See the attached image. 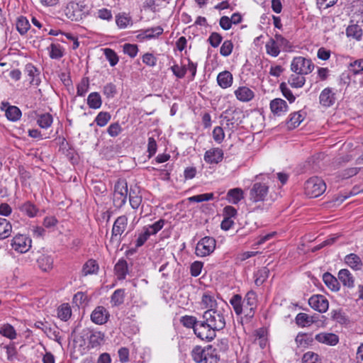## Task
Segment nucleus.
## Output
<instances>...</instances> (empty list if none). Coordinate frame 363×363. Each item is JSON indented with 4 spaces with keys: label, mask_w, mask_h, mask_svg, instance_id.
I'll list each match as a JSON object with an SVG mask.
<instances>
[{
    "label": "nucleus",
    "mask_w": 363,
    "mask_h": 363,
    "mask_svg": "<svg viewBox=\"0 0 363 363\" xmlns=\"http://www.w3.org/2000/svg\"><path fill=\"white\" fill-rule=\"evenodd\" d=\"M224 306L219 308L206 310L202 315V330L203 340L210 342L216 337V332L223 330L226 325V317L228 316L229 307L225 303Z\"/></svg>",
    "instance_id": "1"
},
{
    "label": "nucleus",
    "mask_w": 363,
    "mask_h": 363,
    "mask_svg": "<svg viewBox=\"0 0 363 363\" xmlns=\"http://www.w3.org/2000/svg\"><path fill=\"white\" fill-rule=\"evenodd\" d=\"M191 357L196 363H218V357L212 347L196 346L191 351Z\"/></svg>",
    "instance_id": "2"
},
{
    "label": "nucleus",
    "mask_w": 363,
    "mask_h": 363,
    "mask_svg": "<svg viewBox=\"0 0 363 363\" xmlns=\"http://www.w3.org/2000/svg\"><path fill=\"white\" fill-rule=\"evenodd\" d=\"M128 193L127 182L119 179L114 185L113 203L116 208H122L126 203Z\"/></svg>",
    "instance_id": "3"
},
{
    "label": "nucleus",
    "mask_w": 363,
    "mask_h": 363,
    "mask_svg": "<svg viewBox=\"0 0 363 363\" xmlns=\"http://www.w3.org/2000/svg\"><path fill=\"white\" fill-rule=\"evenodd\" d=\"M326 189L325 182L320 177H313L308 179L304 186L305 194L311 198L322 195Z\"/></svg>",
    "instance_id": "4"
},
{
    "label": "nucleus",
    "mask_w": 363,
    "mask_h": 363,
    "mask_svg": "<svg viewBox=\"0 0 363 363\" xmlns=\"http://www.w3.org/2000/svg\"><path fill=\"white\" fill-rule=\"evenodd\" d=\"M315 65L312 60L302 56H298L293 58L290 68L294 73L306 75L313 72Z\"/></svg>",
    "instance_id": "5"
},
{
    "label": "nucleus",
    "mask_w": 363,
    "mask_h": 363,
    "mask_svg": "<svg viewBox=\"0 0 363 363\" xmlns=\"http://www.w3.org/2000/svg\"><path fill=\"white\" fill-rule=\"evenodd\" d=\"M242 314L244 315L247 320H249L254 316L257 308V298L256 293L253 291H248L244 299H242Z\"/></svg>",
    "instance_id": "6"
},
{
    "label": "nucleus",
    "mask_w": 363,
    "mask_h": 363,
    "mask_svg": "<svg viewBox=\"0 0 363 363\" xmlns=\"http://www.w3.org/2000/svg\"><path fill=\"white\" fill-rule=\"evenodd\" d=\"M216 241L212 237H204L199 241L196 247V255L206 257L211 255L216 248Z\"/></svg>",
    "instance_id": "7"
},
{
    "label": "nucleus",
    "mask_w": 363,
    "mask_h": 363,
    "mask_svg": "<svg viewBox=\"0 0 363 363\" xmlns=\"http://www.w3.org/2000/svg\"><path fill=\"white\" fill-rule=\"evenodd\" d=\"M269 186L261 182H256L253 184L250 191V200L253 203L264 201L268 195Z\"/></svg>",
    "instance_id": "8"
},
{
    "label": "nucleus",
    "mask_w": 363,
    "mask_h": 363,
    "mask_svg": "<svg viewBox=\"0 0 363 363\" xmlns=\"http://www.w3.org/2000/svg\"><path fill=\"white\" fill-rule=\"evenodd\" d=\"M127 225L128 218L126 216L123 215L118 217L112 228L111 241H116L117 243H119L121 242V236L125 230Z\"/></svg>",
    "instance_id": "9"
},
{
    "label": "nucleus",
    "mask_w": 363,
    "mask_h": 363,
    "mask_svg": "<svg viewBox=\"0 0 363 363\" xmlns=\"http://www.w3.org/2000/svg\"><path fill=\"white\" fill-rule=\"evenodd\" d=\"M32 240L26 235H16L12 240V248L20 253L27 252L31 247Z\"/></svg>",
    "instance_id": "10"
},
{
    "label": "nucleus",
    "mask_w": 363,
    "mask_h": 363,
    "mask_svg": "<svg viewBox=\"0 0 363 363\" xmlns=\"http://www.w3.org/2000/svg\"><path fill=\"white\" fill-rule=\"evenodd\" d=\"M180 323L186 328H192L196 336L203 340V332L199 328L200 326L202 328L201 320H198L195 316L186 315L180 318Z\"/></svg>",
    "instance_id": "11"
},
{
    "label": "nucleus",
    "mask_w": 363,
    "mask_h": 363,
    "mask_svg": "<svg viewBox=\"0 0 363 363\" xmlns=\"http://www.w3.org/2000/svg\"><path fill=\"white\" fill-rule=\"evenodd\" d=\"M84 6L82 4L70 1L65 9V13L67 18L77 21L82 19Z\"/></svg>",
    "instance_id": "12"
},
{
    "label": "nucleus",
    "mask_w": 363,
    "mask_h": 363,
    "mask_svg": "<svg viewBox=\"0 0 363 363\" xmlns=\"http://www.w3.org/2000/svg\"><path fill=\"white\" fill-rule=\"evenodd\" d=\"M309 306L319 313H325L329 307V302L326 297L321 294L313 295L308 299Z\"/></svg>",
    "instance_id": "13"
},
{
    "label": "nucleus",
    "mask_w": 363,
    "mask_h": 363,
    "mask_svg": "<svg viewBox=\"0 0 363 363\" xmlns=\"http://www.w3.org/2000/svg\"><path fill=\"white\" fill-rule=\"evenodd\" d=\"M109 313L104 306H97L91 314V320L98 325L106 323L109 318Z\"/></svg>",
    "instance_id": "14"
},
{
    "label": "nucleus",
    "mask_w": 363,
    "mask_h": 363,
    "mask_svg": "<svg viewBox=\"0 0 363 363\" xmlns=\"http://www.w3.org/2000/svg\"><path fill=\"white\" fill-rule=\"evenodd\" d=\"M336 101L335 94L333 89L330 87L325 88L320 94L319 102L324 107L332 106Z\"/></svg>",
    "instance_id": "15"
},
{
    "label": "nucleus",
    "mask_w": 363,
    "mask_h": 363,
    "mask_svg": "<svg viewBox=\"0 0 363 363\" xmlns=\"http://www.w3.org/2000/svg\"><path fill=\"white\" fill-rule=\"evenodd\" d=\"M223 152L218 147L211 148L204 154V160L208 164H218L223 160Z\"/></svg>",
    "instance_id": "16"
},
{
    "label": "nucleus",
    "mask_w": 363,
    "mask_h": 363,
    "mask_svg": "<svg viewBox=\"0 0 363 363\" xmlns=\"http://www.w3.org/2000/svg\"><path fill=\"white\" fill-rule=\"evenodd\" d=\"M234 94L236 99L241 102H249L255 97V92L245 86H239Z\"/></svg>",
    "instance_id": "17"
},
{
    "label": "nucleus",
    "mask_w": 363,
    "mask_h": 363,
    "mask_svg": "<svg viewBox=\"0 0 363 363\" xmlns=\"http://www.w3.org/2000/svg\"><path fill=\"white\" fill-rule=\"evenodd\" d=\"M315 339L323 344L334 346L339 342L337 335L330 333H320L315 336Z\"/></svg>",
    "instance_id": "18"
},
{
    "label": "nucleus",
    "mask_w": 363,
    "mask_h": 363,
    "mask_svg": "<svg viewBox=\"0 0 363 363\" xmlns=\"http://www.w3.org/2000/svg\"><path fill=\"white\" fill-rule=\"evenodd\" d=\"M337 277L344 286L350 289L354 286V277L347 269H340L338 272Z\"/></svg>",
    "instance_id": "19"
},
{
    "label": "nucleus",
    "mask_w": 363,
    "mask_h": 363,
    "mask_svg": "<svg viewBox=\"0 0 363 363\" xmlns=\"http://www.w3.org/2000/svg\"><path fill=\"white\" fill-rule=\"evenodd\" d=\"M233 82V74L227 70L220 72L217 76V83L222 89H227L232 86Z\"/></svg>",
    "instance_id": "20"
},
{
    "label": "nucleus",
    "mask_w": 363,
    "mask_h": 363,
    "mask_svg": "<svg viewBox=\"0 0 363 363\" xmlns=\"http://www.w3.org/2000/svg\"><path fill=\"white\" fill-rule=\"evenodd\" d=\"M270 109L273 113L280 116L287 111L288 105L284 100L277 98L271 101Z\"/></svg>",
    "instance_id": "21"
},
{
    "label": "nucleus",
    "mask_w": 363,
    "mask_h": 363,
    "mask_svg": "<svg viewBox=\"0 0 363 363\" xmlns=\"http://www.w3.org/2000/svg\"><path fill=\"white\" fill-rule=\"evenodd\" d=\"M163 33V28L160 26H157L143 30L140 34L137 35L140 40H150L158 37Z\"/></svg>",
    "instance_id": "22"
},
{
    "label": "nucleus",
    "mask_w": 363,
    "mask_h": 363,
    "mask_svg": "<svg viewBox=\"0 0 363 363\" xmlns=\"http://www.w3.org/2000/svg\"><path fill=\"white\" fill-rule=\"evenodd\" d=\"M201 305L203 308H206L207 310L220 308V306H218L214 296L210 292L203 293L201 298Z\"/></svg>",
    "instance_id": "23"
},
{
    "label": "nucleus",
    "mask_w": 363,
    "mask_h": 363,
    "mask_svg": "<svg viewBox=\"0 0 363 363\" xmlns=\"http://www.w3.org/2000/svg\"><path fill=\"white\" fill-rule=\"evenodd\" d=\"M345 262L354 271L360 270L362 267L361 258L354 253H350L345 257Z\"/></svg>",
    "instance_id": "24"
},
{
    "label": "nucleus",
    "mask_w": 363,
    "mask_h": 363,
    "mask_svg": "<svg viewBox=\"0 0 363 363\" xmlns=\"http://www.w3.org/2000/svg\"><path fill=\"white\" fill-rule=\"evenodd\" d=\"M84 335L88 336L89 345L92 347H96L101 344L104 340V334L101 332H92L89 329L83 330Z\"/></svg>",
    "instance_id": "25"
},
{
    "label": "nucleus",
    "mask_w": 363,
    "mask_h": 363,
    "mask_svg": "<svg viewBox=\"0 0 363 363\" xmlns=\"http://www.w3.org/2000/svg\"><path fill=\"white\" fill-rule=\"evenodd\" d=\"M25 71L30 78V84L38 86L40 83V79L39 78L40 72L38 69L33 65L29 63L26 65Z\"/></svg>",
    "instance_id": "26"
},
{
    "label": "nucleus",
    "mask_w": 363,
    "mask_h": 363,
    "mask_svg": "<svg viewBox=\"0 0 363 363\" xmlns=\"http://www.w3.org/2000/svg\"><path fill=\"white\" fill-rule=\"evenodd\" d=\"M19 209L22 213L28 216L29 218H34L37 216L39 212L38 208L30 201L22 203L19 206Z\"/></svg>",
    "instance_id": "27"
},
{
    "label": "nucleus",
    "mask_w": 363,
    "mask_h": 363,
    "mask_svg": "<svg viewBox=\"0 0 363 363\" xmlns=\"http://www.w3.org/2000/svg\"><path fill=\"white\" fill-rule=\"evenodd\" d=\"M243 198V191L240 188L230 189L226 195V199L233 204L238 203Z\"/></svg>",
    "instance_id": "28"
},
{
    "label": "nucleus",
    "mask_w": 363,
    "mask_h": 363,
    "mask_svg": "<svg viewBox=\"0 0 363 363\" xmlns=\"http://www.w3.org/2000/svg\"><path fill=\"white\" fill-rule=\"evenodd\" d=\"M37 263L40 269L44 272H48L52 268L53 259L51 256L42 255L38 258Z\"/></svg>",
    "instance_id": "29"
},
{
    "label": "nucleus",
    "mask_w": 363,
    "mask_h": 363,
    "mask_svg": "<svg viewBox=\"0 0 363 363\" xmlns=\"http://www.w3.org/2000/svg\"><path fill=\"white\" fill-rule=\"evenodd\" d=\"M323 279L325 285L332 291H337L340 289V284L337 279L329 272H326L323 276Z\"/></svg>",
    "instance_id": "30"
},
{
    "label": "nucleus",
    "mask_w": 363,
    "mask_h": 363,
    "mask_svg": "<svg viewBox=\"0 0 363 363\" xmlns=\"http://www.w3.org/2000/svg\"><path fill=\"white\" fill-rule=\"evenodd\" d=\"M99 264L94 259H89L82 267V274L83 276L96 274L99 271Z\"/></svg>",
    "instance_id": "31"
},
{
    "label": "nucleus",
    "mask_w": 363,
    "mask_h": 363,
    "mask_svg": "<svg viewBox=\"0 0 363 363\" xmlns=\"http://www.w3.org/2000/svg\"><path fill=\"white\" fill-rule=\"evenodd\" d=\"M87 105L90 108L98 109L102 105L101 95L98 92H91L87 97Z\"/></svg>",
    "instance_id": "32"
},
{
    "label": "nucleus",
    "mask_w": 363,
    "mask_h": 363,
    "mask_svg": "<svg viewBox=\"0 0 363 363\" xmlns=\"http://www.w3.org/2000/svg\"><path fill=\"white\" fill-rule=\"evenodd\" d=\"M288 83L293 88H301L305 84L306 78L303 74L294 73L289 77Z\"/></svg>",
    "instance_id": "33"
},
{
    "label": "nucleus",
    "mask_w": 363,
    "mask_h": 363,
    "mask_svg": "<svg viewBox=\"0 0 363 363\" xmlns=\"http://www.w3.org/2000/svg\"><path fill=\"white\" fill-rule=\"evenodd\" d=\"M125 289H118L116 290L111 296V304L113 307H117L124 302Z\"/></svg>",
    "instance_id": "34"
},
{
    "label": "nucleus",
    "mask_w": 363,
    "mask_h": 363,
    "mask_svg": "<svg viewBox=\"0 0 363 363\" xmlns=\"http://www.w3.org/2000/svg\"><path fill=\"white\" fill-rule=\"evenodd\" d=\"M115 272L119 279H124L128 274V264L127 262L121 259L115 265Z\"/></svg>",
    "instance_id": "35"
},
{
    "label": "nucleus",
    "mask_w": 363,
    "mask_h": 363,
    "mask_svg": "<svg viewBox=\"0 0 363 363\" xmlns=\"http://www.w3.org/2000/svg\"><path fill=\"white\" fill-rule=\"evenodd\" d=\"M12 230L11 224L6 218H0V240L10 236Z\"/></svg>",
    "instance_id": "36"
},
{
    "label": "nucleus",
    "mask_w": 363,
    "mask_h": 363,
    "mask_svg": "<svg viewBox=\"0 0 363 363\" xmlns=\"http://www.w3.org/2000/svg\"><path fill=\"white\" fill-rule=\"evenodd\" d=\"M295 341L298 347L305 348L312 344L313 342V338L311 335L298 333L295 339Z\"/></svg>",
    "instance_id": "37"
},
{
    "label": "nucleus",
    "mask_w": 363,
    "mask_h": 363,
    "mask_svg": "<svg viewBox=\"0 0 363 363\" xmlns=\"http://www.w3.org/2000/svg\"><path fill=\"white\" fill-rule=\"evenodd\" d=\"M230 303L233 308V310L236 315H239L242 314V306L243 305L242 298L240 294H235L230 299Z\"/></svg>",
    "instance_id": "38"
},
{
    "label": "nucleus",
    "mask_w": 363,
    "mask_h": 363,
    "mask_svg": "<svg viewBox=\"0 0 363 363\" xmlns=\"http://www.w3.org/2000/svg\"><path fill=\"white\" fill-rule=\"evenodd\" d=\"M129 202L130 205L133 209H138L142 203V196L140 195L139 191L130 189L129 192Z\"/></svg>",
    "instance_id": "39"
},
{
    "label": "nucleus",
    "mask_w": 363,
    "mask_h": 363,
    "mask_svg": "<svg viewBox=\"0 0 363 363\" xmlns=\"http://www.w3.org/2000/svg\"><path fill=\"white\" fill-rule=\"evenodd\" d=\"M16 26L21 35L26 34L30 27L28 20L24 16H20L17 18Z\"/></svg>",
    "instance_id": "40"
},
{
    "label": "nucleus",
    "mask_w": 363,
    "mask_h": 363,
    "mask_svg": "<svg viewBox=\"0 0 363 363\" xmlns=\"http://www.w3.org/2000/svg\"><path fill=\"white\" fill-rule=\"evenodd\" d=\"M266 52L272 57H277L280 53V48L274 38H270L265 45Z\"/></svg>",
    "instance_id": "41"
},
{
    "label": "nucleus",
    "mask_w": 363,
    "mask_h": 363,
    "mask_svg": "<svg viewBox=\"0 0 363 363\" xmlns=\"http://www.w3.org/2000/svg\"><path fill=\"white\" fill-rule=\"evenodd\" d=\"M6 118L11 121H16L20 119L21 116V110L15 106H9L5 112Z\"/></svg>",
    "instance_id": "42"
},
{
    "label": "nucleus",
    "mask_w": 363,
    "mask_h": 363,
    "mask_svg": "<svg viewBox=\"0 0 363 363\" xmlns=\"http://www.w3.org/2000/svg\"><path fill=\"white\" fill-rule=\"evenodd\" d=\"M53 118L51 114L47 113L40 114L37 119V123L42 128H48L51 126Z\"/></svg>",
    "instance_id": "43"
},
{
    "label": "nucleus",
    "mask_w": 363,
    "mask_h": 363,
    "mask_svg": "<svg viewBox=\"0 0 363 363\" xmlns=\"http://www.w3.org/2000/svg\"><path fill=\"white\" fill-rule=\"evenodd\" d=\"M346 34H347V37H352L357 40H360V38L363 34V31H362V28L359 26H358L357 24H353V25L349 26L347 28Z\"/></svg>",
    "instance_id": "44"
},
{
    "label": "nucleus",
    "mask_w": 363,
    "mask_h": 363,
    "mask_svg": "<svg viewBox=\"0 0 363 363\" xmlns=\"http://www.w3.org/2000/svg\"><path fill=\"white\" fill-rule=\"evenodd\" d=\"M269 270L267 267L259 269L255 274V284L257 286H261L269 276Z\"/></svg>",
    "instance_id": "45"
},
{
    "label": "nucleus",
    "mask_w": 363,
    "mask_h": 363,
    "mask_svg": "<svg viewBox=\"0 0 363 363\" xmlns=\"http://www.w3.org/2000/svg\"><path fill=\"white\" fill-rule=\"evenodd\" d=\"M303 116L299 112H294L290 115V118L287 122L290 128L298 127L303 120Z\"/></svg>",
    "instance_id": "46"
},
{
    "label": "nucleus",
    "mask_w": 363,
    "mask_h": 363,
    "mask_svg": "<svg viewBox=\"0 0 363 363\" xmlns=\"http://www.w3.org/2000/svg\"><path fill=\"white\" fill-rule=\"evenodd\" d=\"M89 89V79L88 77H83L77 86V94L84 96Z\"/></svg>",
    "instance_id": "47"
},
{
    "label": "nucleus",
    "mask_w": 363,
    "mask_h": 363,
    "mask_svg": "<svg viewBox=\"0 0 363 363\" xmlns=\"http://www.w3.org/2000/svg\"><path fill=\"white\" fill-rule=\"evenodd\" d=\"M111 114L106 111H101L95 118L94 122L100 127L105 126L111 120Z\"/></svg>",
    "instance_id": "48"
},
{
    "label": "nucleus",
    "mask_w": 363,
    "mask_h": 363,
    "mask_svg": "<svg viewBox=\"0 0 363 363\" xmlns=\"http://www.w3.org/2000/svg\"><path fill=\"white\" fill-rule=\"evenodd\" d=\"M71 315L72 310L68 304H62L58 308L57 315L62 320H67L71 317Z\"/></svg>",
    "instance_id": "49"
},
{
    "label": "nucleus",
    "mask_w": 363,
    "mask_h": 363,
    "mask_svg": "<svg viewBox=\"0 0 363 363\" xmlns=\"http://www.w3.org/2000/svg\"><path fill=\"white\" fill-rule=\"evenodd\" d=\"M0 334L10 340H13L16 337V332L14 328L10 324L4 325L1 328Z\"/></svg>",
    "instance_id": "50"
},
{
    "label": "nucleus",
    "mask_w": 363,
    "mask_h": 363,
    "mask_svg": "<svg viewBox=\"0 0 363 363\" xmlns=\"http://www.w3.org/2000/svg\"><path fill=\"white\" fill-rule=\"evenodd\" d=\"M349 71L353 74H359L363 71V59H358L350 63Z\"/></svg>",
    "instance_id": "51"
},
{
    "label": "nucleus",
    "mask_w": 363,
    "mask_h": 363,
    "mask_svg": "<svg viewBox=\"0 0 363 363\" xmlns=\"http://www.w3.org/2000/svg\"><path fill=\"white\" fill-rule=\"evenodd\" d=\"M131 22V18L126 14H118L116 16V23L121 29L125 28Z\"/></svg>",
    "instance_id": "52"
},
{
    "label": "nucleus",
    "mask_w": 363,
    "mask_h": 363,
    "mask_svg": "<svg viewBox=\"0 0 363 363\" xmlns=\"http://www.w3.org/2000/svg\"><path fill=\"white\" fill-rule=\"evenodd\" d=\"M165 220L164 219H160L152 225H149L144 228L145 230H148L151 235H155L159 232L164 226Z\"/></svg>",
    "instance_id": "53"
},
{
    "label": "nucleus",
    "mask_w": 363,
    "mask_h": 363,
    "mask_svg": "<svg viewBox=\"0 0 363 363\" xmlns=\"http://www.w3.org/2000/svg\"><path fill=\"white\" fill-rule=\"evenodd\" d=\"M48 50H49V55L52 59H60L63 56L60 45L52 43Z\"/></svg>",
    "instance_id": "54"
},
{
    "label": "nucleus",
    "mask_w": 363,
    "mask_h": 363,
    "mask_svg": "<svg viewBox=\"0 0 363 363\" xmlns=\"http://www.w3.org/2000/svg\"><path fill=\"white\" fill-rule=\"evenodd\" d=\"M302 363H321V359L318 354L307 352L302 357Z\"/></svg>",
    "instance_id": "55"
},
{
    "label": "nucleus",
    "mask_w": 363,
    "mask_h": 363,
    "mask_svg": "<svg viewBox=\"0 0 363 363\" xmlns=\"http://www.w3.org/2000/svg\"><path fill=\"white\" fill-rule=\"evenodd\" d=\"M279 89L283 96L290 102L293 103L295 101L296 97L293 94L292 91L287 86L286 83L281 82L279 85Z\"/></svg>",
    "instance_id": "56"
},
{
    "label": "nucleus",
    "mask_w": 363,
    "mask_h": 363,
    "mask_svg": "<svg viewBox=\"0 0 363 363\" xmlns=\"http://www.w3.org/2000/svg\"><path fill=\"white\" fill-rule=\"evenodd\" d=\"M213 198H214L213 193H207V194H199V195L191 196V197L188 198V200L190 202L200 203L202 201L213 200Z\"/></svg>",
    "instance_id": "57"
},
{
    "label": "nucleus",
    "mask_w": 363,
    "mask_h": 363,
    "mask_svg": "<svg viewBox=\"0 0 363 363\" xmlns=\"http://www.w3.org/2000/svg\"><path fill=\"white\" fill-rule=\"evenodd\" d=\"M296 324L301 326L305 327L306 325H309L312 323L311 318L307 315L306 313H300L296 317Z\"/></svg>",
    "instance_id": "58"
},
{
    "label": "nucleus",
    "mask_w": 363,
    "mask_h": 363,
    "mask_svg": "<svg viewBox=\"0 0 363 363\" xmlns=\"http://www.w3.org/2000/svg\"><path fill=\"white\" fill-rule=\"evenodd\" d=\"M331 318L340 324H345L347 321L345 313L341 310H333L331 311Z\"/></svg>",
    "instance_id": "59"
},
{
    "label": "nucleus",
    "mask_w": 363,
    "mask_h": 363,
    "mask_svg": "<svg viewBox=\"0 0 363 363\" xmlns=\"http://www.w3.org/2000/svg\"><path fill=\"white\" fill-rule=\"evenodd\" d=\"M233 49V44L232 41L225 40L220 48V53L224 57H228L232 53Z\"/></svg>",
    "instance_id": "60"
},
{
    "label": "nucleus",
    "mask_w": 363,
    "mask_h": 363,
    "mask_svg": "<svg viewBox=\"0 0 363 363\" xmlns=\"http://www.w3.org/2000/svg\"><path fill=\"white\" fill-rule=\"evenodd\" d=\"M116 93V86L113 83H108L103 88V94L108 99L114 97Z\"/></svg>",
    "instance_id": "61"
},
{
    "label": "nucleus",
    "mask_w": 363,
    "mask_h": 363,
    "mask_svg": "<svg viewBox=\"0 0 363 363\" xmlns=\"http://www.w3.org/2000/svg\"><path fill=\"white\" fill-rule=\"evenodd\" d=\"M6 349L7 359L10 362H13L17 359V350L14 343L4 346Z\"/></svg>",
    "instance_id": "62"
},
{
    "label": "nucleus",
    "mask_w": 363,
    "mask_h": 363,
    "mask_svg": "<svg viewBox=\"0 0 363 363\" xmlns=\"http://www.w3.org/2000/svg\"><path fill=\"white\" fill-rule=\"evenodd\" d=\"M104 54L111 66L113 67L118 63V57L113 50L110 48H106L104 50Z\"/></svg>",
    "instance_id": "63"
},
{
    "label": "nucleus",
    "mask_w": 363,
    "mask_h": 363,
    "mask_svg": "<svg viewBox=\"0 0 363 363\" xmlns=\"http://www.w3.org/2000/svg\"><path fill=\"white\" fill-rule=\"evenodd\" d=\"M274 39L279 48H281L284 50H286L291 47L289 41L280 34H275Z\"/></svg>",
    "instance_id": "64"
}]
</instances>
